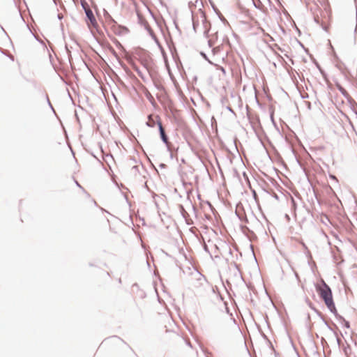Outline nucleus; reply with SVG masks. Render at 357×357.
<instances>
[{
	"label": "nucleus",
	"instance_id": "nucleus-1",
	"mask_svg": "<svg viewBox=\"0 0 357 357\" xmlns=\"http://www.w3.org/2000/svg\"><path fill=\"white\" fill-rule=\"evenodd\" d=\"M315 288L319 296L323 300L325 305H330L331 307L334 301L332 290L329 285L324 280H321L319 284H317L315 285Z\"/></svg>",
	"mask_w": 357,
	"mask_h": 357
},
{
	"label": "nucleus",
	"instance_id": "nucleus-2",
	"mask_svg": "<svg viewBox=\"0 0 357 357\" xmlns=\"http://www.w3.org/2000/svg\"><path fill=\"white\" fill-rule=\"evenodd\" d=\"M157 119V126L158 127V131L160 134V137L162 142L166 145L167 151H171L170 147H169V137L167 135L165 132V130L162 126V124L160 121V118L158 115L156 116Z\"/></svg>",
	"mask_w": 357,
	"mask_h": 357
},
{
	"label": "nucleus",
	"instance_id": "nucleus-3",
	"mask_svg": "<svg viewBox=\"0 0 357 357\" xmlns=\"http://www.w3.org/2000/svg\"><path fill=\"white\" fill-rule=\"evenodd\" d=\"M238 91H230V99L229 105H237L238 107H241L243 105L240 95L237 93Z\"/></svg>",
	"mask_w": 357,
	"mask_h": 357
},
{
	"label": "nucleus",
	"instance_id": "nucleus-4",
	"mask_svg": "<svg viewBox=\"0 0 357 357\" xmlns=\"http://www.w3.org/2000/svg\"><path fill=\"white\" fill-rule=\"evenodd\" d=\"M85 14L91 24L93 26H95L97 24V22L91 9H86L85 11Z\"/></svg>",
	"mask_w": 357,
	"mask_h": 357
},
{
	"label": "nucleus",
	"instance_id": "nucleus-5",
	"mask_svg": "<svg viewBox=\"0 0 357 357\" xmlns=\"http://www.w3.org/2000/svg\"><path fill=\"white\" fill-rule=\"evenodd\" d=\"M144 91V93H145V96L146 97V98L149 100V102H151V104L154 107H156V102L155 100V98L154 97L151 95V93H150V91Z\"/></svg>",
	"mask_w": 357,
	"mask_h": 357
},
{
	"label": "nucleus",
	"instance_id": "nucleus-6",
	"mask_svg": "<svg viewBox=\"0 0 357 357\" xmlns=\"http://www.w3.org/2000/svg\"><path fill=\"white\" fill-rule=\"evenodd\" d=\"M295 92L294 96L299 97L301 99H305L309 98V95L306 93V91H294Z\"/></svg>",
	"mask_w": 357,
	"mask_h": 357
},
{
	"label": "nucleus",
	"instance_id": "nucleus-7",
	"mask_svg": "<svg viewBox=\"0 0 357 357\" xmlns=\"http://www.w3.org/2000/svg\"><path fill=\"white\" fill-rule=\"evenodd\" d=\"M233 265L236 268V271L234 273V277L243 280V276L240 271L239 265L237 264L236 262H233Z\"/></svg>",
	"mask_w": 357,
	"mask_h": 357
},
{
	"label": "nucleus",
	"instance_id": "nucleus-8",
	"mask_svg": "<svg viewBox=\"0 0 357 357\" xmlns=\"http://www.w3.org/2000/svg\"><path fill=\"white\" fill-rule=\"evenodd\" d=\"M100 93L104 96V98L106 100V101H108L107 97L109 96V93L112 94V96L114 98V100L116 101H117L116 96L114 93V91H105V90H102V91H100Z\"/></svg>",
	"mask_w": 357,
	"mask_h": 357
},
{
	"label": "nucleus",
	"instance_id": "nucleus-9",
	"mask_svg": "<svg viewBox=\"0 0 357 357\" xmlns=\"http://www.w3.org/2000/svg\"><path fill=\"white\" fill-rule=\"evenodd\" d=\"M157 124V121H155L152 119L151 115H149L148 121L146 122V125L148 127L153 128Z\"/></svg>",
	"mask_w": 357,
	"mask_h": 357
},
{
	"label": "nucleus",
	"instance_id": "nucleus-10",
	"mask_svg": "<svg viewBox=\"0 0 357 357\" xmlns=\"http://www.w3.org/2000/svg\"><path fill=\"white\" fill-rule=\"evenodd\" d=\"M340 92L348 100L349 102L351 105L356 104V102L354 101V100L352 99V98L349 96L348 91H340Z\"/></svg>",
	"mask_w": 357,
	"mask_h": 357
},
{
	"label": "nucleus",
	"instance_id": "nucleus-11",
	"mask_svg": "<svg viewBox=\"0 0 357 357\" xmlns=\"http://www.w3.org/2000/svg\"><path fill=\"white\" fill-rule=\"evenodd\" d=\"M306 302L308 306L317 314V316H321V312L314 306L312 303L308 298L306 299Z\"/></svg>",
	"mask_w": 357,
	"mask_h": 357
},
{
	"label": "nucleus",
	"instance_id": "nucleus-12",
	"mask_svg": "<svg viewBox=\"0 0 357 357\" xmlns=\"http://www.w3.org/2000/svg\"><path fill=\"white\" fill-rule=\"evenodd\" d=\"M326 327L328 328V330H330L331 331H333L334 335L336 337V340H337V344L339 346H340V344L342 343V340L338 337V334H337V331H335L330 324L328 326H327Z\"/></svg>",
	"mask_w": 357,
	"mask_h": 357
},
{
	"label": "nucleus",
	"instance_id": "nucleus-13",
	"mask_svg": "<svg viewBox=\"0 0 357 357\" xmlns=\"http://www.w3.org/2000/svg\"><path fill=\"white\" fill-rule=\"evenodd\" d=\"M327 307V308L328 309V310L333 313L334 314L335 317L337 316V314H338L339 313L337 312V309H336V307H335V303L333 302V305L331 307L330 305H326Z\"/></svg>",
	"mask_w": 357,
	"mask_h": 357
},
{
	"label": "nucleus",
	"instance_id": "nucleus-14",
	"mask_svg": "<svg viewBox=\"0 0 357 357\" xmlns=\"http://www.w3.org/2000/svg\"><path fill=\"white\" fill-rule=\"evenodd\" d=\"M178 208H179V211L182 215V217L184 218L185 217H188L189 216V214L188 213V212L185 211L184 206L182 205V204H179L178 205Z\"/></svg>",
	"mask_w": 357,
	"mask_h": 357
},
{
	"label": "nucleus",
	"instance_id": "nucleus-15",
	"mask_svg": "<svg viewBox=\"0 0 357 357\" xmlns=\"http://www.w3.org/2000/svg\"><path fill=\"white\" fill-rule=\"evenodd\" d=\"M236 215H237V217L238 218V219L241 221L245 222H248V218L245 214H241L239 212L236 211Z\"/></svg>",
	"mask_w": 357,
	"mask_h": 357
},
{
	"label": "nucleus",
	"instance_id": "nucleus-16",
	"mask_svg": "<svg viewBox=\"0 0 357 357\" xmlns=\"http://www.w3.org/2000/svg\"><path fill=\"white\" fill-rule=\"evenodd\" d=\"M220 102L222 106H225L226 103H228L229 105V100L227 96L221 95Z\"/></svg>",
	"mask_w": 357,
	"mask_h": 357
},
{
	"label": "nucleus",
	"instance_id": "nucleus-17",
	"mask_svg": "<svg viewBox=\"0 0 357 357\" xmlns=\"http://www.w3.org/2000/svg\"><path fill=\"white\" fill-rule=\"evenodd\" d=\"M80 4H81L83 10H84V12L86 11V9H91L88 3L86 1V0H80Z\"/></svg>",
	"mask_w": 357,
	"mask_h": 357
},
{
	"label": "nucleus",
	"instance_id": "nucleus-18",
	"mask_svg": "<svg viewBox=\"0 0 357 357\" xmlns=\"http://www.w3.org/2000/svg\"><path fill=\"white\" fill-rule=\"evenodd\" d=\"M264 94L265 95L266 98L268 99V100L269 102H272L273 101V98L271 96V95L270 94V91H262Z\"/></svg>",
	"mask_w": 357,
	"mask_h": 357
},
{
	"label": "nucleus",
	"instance_id": "nucleus-19",
	"mask_svg": "<svg viewBox=\"0 0 357 357\" xmlns=\"http://www.w3.org/2000/svg\"><path fill=\"white\" fill-rule=\"evenodd\" d=\"M185 219V223L188 225H192L194 224L192 220L190 218V215L188 217H185L184 218Z\"/></svg>",
	"mask_w": 357,
	"mask_h": 357
},
{
	"label": "nucleus",
	"instance_id": "nucleus-20",
	"mask_svg": "<svg viewBox=\"0 0 357 357\" xmlns=\"http://www.w3.org/2000/svg\"><path fill=\"white\" fill-rule=\"evenodd\" d=\"M73 93L75 96H77L78 99H79V102H80V98H83V97L82 96L80 92L81 91H76V90H74L73 91Z\"/></svg>",
	"mask_w": 357,
	"mask_h": 357
},
{
	"label": "nucleus",
	"instance_id": "nucleus-21",
	"mask_svg": "<svg viewBox=\"0 0 357 357\" xmlns=\"http://www.w3.org/2000/svg\"><path fill=\"white\" fill-rule=\"evenodd\" d=\"M342 324L343 325L344 327H345L346 328H350V323L349 321L344 319V321H342Z\"/></svg>",
	"mask_w": 357,
	"mask_h": 357
},
{
	"label": "nucleus",
	"instance_id": "nucleus-22",
	"mask_svg": "<svg viewBox=\"0 0 357 357\" xmlns=\"http://www.w3.org/2000/svg\"><path fill=\"white\" fill-rule=\"evenodd\" d=\"M45 98H46V100H47V103H48V105L50 106V107L51 108V109L53 111V112H54V113H55V110H54V107H52V104H51V102H50V99H49V97H48V96H47V94H45Z\"/></svg>",
	"mask_w": 357,
	"mask_h": 357
},
{
	"label": "nucleus",
	"instance_id": "nucleus-23",
	"mask_svg": "<svg viewBox=\"0 0 357 357\" xmlns=\"http://www.w3.org/2000/svg\"><path fill=\"white\" fill-rule=\"evenodd\" d=\"M66 92H67V93H68V95L69 98H70V100H72L73 104V105H75V100H74V98H73V97L72 93H70V90H68V91H66Z\"/></svg>",
	"mask_w": 357,
	"mask_h": 357
},
{
	"label": "nucleus",
	"instance_id": "nucleus-24",
	"mask_svg": "<svg viewBox=\"0 0 357 357\" xmlns=\"http://www.w3.org/2000/svg\"><path fill=\"white\" fill-rule=\"evenodd\" d=\"M241 229L243 231V232H245V231H249L252 233V231L245 225H241Z\"/></svg>",
	"mask_w": 357,
	"mask_h": 357
},
{
	"label": "nucleus",
	"instance_id": "nucleus-25",
	"mask_svg": "<svg viewBox=\"0 0 357 357\" xmlns=\"http://www.w3.org/2000/svg\"><path fill=\"white\" fill-rule=\"evenodd\" d=\"M335 318L337 319V321H339L340 322H342V321H344L345 319L342 316L340 315V314H337V316L335 317Z\"/></svg>",
	"mask_w": 357,
	"mask_h": 357
},
{
	"label": "nucleus",
	"instance_id": "nucleus-26",
	"mask_svg": "<svg viewBox=\"0 0 357 357\" xmlns=\"http://www.w3.org/2000/svg\"><path fill=\"white\" fill-rule=\"evenodd\" d=\"M320 317V319L323 321V322L324 323V324L327 326L329 325L328 322L326 320V319L324 318V315L322 314V313L321 314V316H319Z\"/></svg>",
	"mask_w": 357,
	"mask_h": 357
},
{
	"label": "nucleus",
	"instance_id": "nucleus-27",
	"mask_svg": "<svg viewBox=\"0 0 357 357\" xmlns=\"http://www.w3.org/2000/svg\"><path fill=\"white\" fill-rule=\"evenodd\" d=\"M254 91H255V96L256 102H257V103L259 105H260L259 101L258 98H257L258 93H259V92L260 91L255 90Z\"/></svg>",
	"mask_w": 357,
	"mask_h": 357
},
{
	"label": "nucleus",
	"instance_id": "nucleus-28",
	"mask_svg": "<svg viewBox=\"0 0 357 357\" xmlns=\"http://www.w3.org/2000/svg\"><path fill=\"white\" fill-rule=\"evenodd\" d=\"M109 338H111V339H116V340L122 341L123 342L125 343V342L121 338H120L119 336H117V335L111 336Z\"/></svg>",
	"mask_w": 357,
	"mask_h": 357
},
{
	"label": "nucleus",
	"instance_id": "nucleus-29",
	"mask_svg": "<svg viewBox=\"0 0 357 357\" xmlns=\"http://www.w3.org/2000/svg\"><path fill=\"white\" fill-rule=\"evenodd\" d=\"M74 181H75V183L77 187H79V188H81L83 191L85 192L84 189L82 187V185L79 183V182L77 180H75V179H74Z\"/></svg>",
	"mask_w": 357,
	"mask_h": 357
},
{
	"label": "nucleus",
	"instance_id": "nucleus-30",
	"mask_svg": "<svg viewBox=\"0 0 357 357\" xmlns=\"http://www.w3.org/2000/svg\"><path fill=\"white\" fill-rule=\"evenodd\" d=\"M252 1H253V4H254L255 7L257 8H259V4H261V2L259 0H258L259 3H256L255 1V0H252Z\"/></svg>",
	"mask_w": 357,
	"mask_h": 357
},
{
	"label": "nucleus",
	"instance_id": "nucleus-31",
	"mask_svg": "<svg viewBox=\"0 0 357 357\" xmlns=\"http://www.w3.org/2000/svg\"><path fill=\"white\" fill-rule=\"evenodd\" d=\"M188 199L190 201V204H192L191 201L190 200L189 197H188ZM191 205H192V210H193L195 214L196 215V213H197V208H196V207L194 205H192V204H191Z\"/></svg>",
	"mask_w": 357,
	"mask_h": 357
},
{
	"label": "nucleus",
	"instance_id": "nucleus-32",
	"mask_svg": "<svg viewBox=\"0 0 357 357\" xmlns=\"http://www.w3.org/2000/svg\"><path fill=\"white\" fill-rule=\"evenodd\" d=\"M252 196L255 201L257 200V195L255 190H252Z\"/></svg>",
	"mask_w": 357,
	"mask_h": 357
},
{
	"label": "nucleus",
	"instance_id": "nucleus-33",
	"mask_svg": "<svg viewBox=\"0 0 357 357\" xmlns=\"http://www.w3.org/2000/svg\"><path fill=\"white\" fill-rule=\"evenodd\" d=\"M305 105H307V108H308L309 109H311V102H309V101H305Z\"/></svg>",
	"mask_w": 357,
	"mask_h": 357
},
{
	"label": "nucleus",
	"instance_id": "nucleus-34",
	"mask_svg": "<svg viewBox=\"0 0 357 357\" xmlns=\"http://www.w3.org/2000/svg\"><path fill=\"white\" fill-rule=\"evenodd\" d=\"M226 109L231 112V113H234V110L231 109L229 105L226 106Z\"/></svg>",
	"mask_w": 357,
	"mask_h": 357
},
{
	"label": "nucleus",
	"instance_id": "nucleus-35",
	"mask_svg": "<svg viewBox=\"0 0 357 357\" xmlns=\"http://www.w3.org/2000/svg\"><path fill=\"white\" fill-rule=\"evenodd\" d=\"M149 31L150 34L152 36V37L154 38L155 39H156L155 34L153 33V31L151 29H149Z\"/></svg>",
	"mask_w": 357,
	"mask_h": 357
},
{
	"label": "nucleus",
	"instance_id": "nucleus-36",
	"mask_svg": "<svg viewBox=\"0 0 357 357\" xmlns=\"http://www.w3.org/2000/svg\"><path fill=\"white\" fill-rule=\"evenodd\" d=\"M159 167L161 168V169H164V168H166L167 167V165L164 163H160L159 165Z\"/></svg>",
	"mask_w": 357,
	"mask_h": 357
},
{
	"label": "nucleus",
	"instance_id": "nucleus-37",
	"mask_svg": "<svg viewBox=\"0 0 357 357\" xmlns=\"http://www.w3.org/2000/svg\"><path fill=\"white\" fill-rule=\"evenodd\" d=\"M271 121H272L273 123L274 124V126H275V121H274V119H273V113L271 114Z\"/></svg>",
	"mask_w": 357,
	"mask_h": 357
},
{
	"label": "nucleus",
	"instance_id": "nucleus-38",
	"mask_svg": "<svg viewBox=\"0 0 357 357\" xmlns=\"http://www.w3.org/2000/svg\"><path fill=\"white\" fill-rule=\"evenodd\" d=\"M294 274H295V277L296 278V279L299 281L300 280V278H299V275H298V273L294 271Z\"/></svg>",
	"mask_w": 357,
	"mask_h": 357
},
{
	"label": "nucleus",
	"instance_id": "nucleus-39",
	"mask_svg": "<svg viewBox=\"0 0 357 357\" xmlns=\"http://www.w3.org/2000/svg\"><path fill=\"white\" fill-rule=\"evenodd\" d=\"M193 29H194V30L196 31V29H197V23H196L195 21H193Z\"/></svg>",
	"mask_w": 357,
	"mask_h": 357
},
{
	"label": "nucleus",
	"instance_id": "nucleus-40",
	"mask_svg": "<svg viewBox=\"0 0 357 357\" xmlns=\"http://www.w3.org/2000/svg\"><path fill=\"white\" fill-rule=\"evenodd\" d=\"M330 178H332V179H333V180H336V181H337V178H336V176H334V175L330 174Z\"/></svg>",
	"mask_w": 357,
	"mask_h": 357
},
{
	"label": "nucleus",
	"instance_id": "nucleus-41",
	"mask_svg": "<svg viewBox=\"0 0 357 357\" xmlns=\"http://www.w3.org/2000/svg\"><path fill=\"white\" fill-rule=\"evenodd\" d=\"M204 249L206 252H209L208 248L206 245L204 247Z\"/></svg>",
	"mask_w": 357,
	"mask_h": 357
},
{
	"label": "nucleus",
	"instance_id": "nucleus-42",
	"mask_svg": "<svg viewBox=\"0 0 357 357\" xmlns=\"http://www.w3.org/2000/svg\"><path fill=\"white\" fill-rule=\"evenodd\" d=\"M349 349V347L344 348V352L345 354H347V349Z\"/></svg>",
	"mask_w": 357,
	"mask_h": 357
},
{
	"label": "nucleus",
	"instance_id": "nucleus-43",
	"mask_svg": "<svg viewBox=\"0 0 357 357\" xmlns=\"http://www.w3.org/2000/svg\"><path fill=\"white\" fill-rule=\"evenodd\" d=\"M321 343H322V344H324V342H325V343H326V340L324 339V337H321Z\"/></svg>",
	"mask_w": 357,
	"mask_h": 357
},
{
	"label": "nucleus",
	"instance_id": "nucleus-44",
	"mask_svg": "<svg viewBox=\"0 0 357 357\" xmlns=\"http://www.w3.org/2000/svg\"><path fill=\"white\" fill-rule=\"evenodd\" d=\"M291 203H292L293 206H296V202L294 199H291Z\"/></svg>",
	"mask_w": 357,
	"mask_h": 357
},
{
	"label": "nucleus",
	"instance_id": "nucleus-45",
	"mask_svg": "<svg viewBox=\"0 0 357 357\" xmlns=\"http://www.w3.org/2000/svg\"><path fill=\"white\" fill-rule=\"evenodd\" d=\"M135 70H136V71L137 72L138 75L141 76V75H142V73H141V72L139 71V70L138 68H136Z\"/></svg>",
	"mask_w": 357,
	"mask_h": 357
},
{
	"label": "nucleus",
	"instance_id": "nucleus-46",
	"mask_svg": "<svg viewBox=\"0 0 357 357\" xmlns=\"http://www.w3.org/2000/svg\"><path fill=\"white\" fill-rule=\"evenodd\" d=\"M183 91L178 90L177 93L178 96H181Z\"/></svg>",
	"mask_w": 357,
	"mask_h": 357
},
{
	"label": "nucleus",
	"instance_id": "nucleus-47",
	"mask_svg": "<svg viewBox=\"0 0 357 357\" xmlns=\"http://www.w3.org/2000/svg\"><path fill=\"white\" fill-rule=\"evenodd\" d=\"M310 314H307V321H310Z\"/></svg>",
	"mask_w": 357,
	"mask_h": 357
},
{
	"label": "nucleus",
	"instance_id": "nucleus-48",
	"mask_svg": "<svg viewBox=\"0 0 357 357\" xmlns=\"http://www.w3.org/2000/svg\"><path fill=\"white\" fill-rule=\"evenodd\" d=\"M157 98L159 100L160 102H162L161 97L159 96L158 94H157Z\"/></svg>",
	"mask_w": 357,
	"mask_h": 357
},
{
	"label": "nucleus",
	"instance_id": "nucleus-49",
	"mask_svg": "<svg viewBox=\"0 0 357 357\" xmlns=\"http://www.w3.org/2000/svg\"><path fill=\"white\" fill-rule=\"evenodd\" d=\"M206 203H207V204H208L211 208H212V207H213V206H212V205H211V204L208 201H207V202H206Z\"/></svg>",
	"mask_w": 357,
	"mask_h": 357
},
{
	"label": "nucleus",
	"instance_id": "nucleus-50",
	"mask_svg": "<svg viewBox=\"0 0 357 357\" xmlns=\"http://www.w3.org/2000/svg\"><path fill=\"white\" fill-rule=\"evenodd\" d=\"M283 92H284V93L286 96H289V95H288V93H287V91H286V90H284V91H283Z\"/></svg>",
	"mask_w": 357,
	"mask_h": 357
},
{
	"label": "nucleus",
	"instance_id": "nucleus-51",
	"mask_svg": "<svg viewBox=\"0 0 357 357\" xmlns=\"http://www.w3.org/2000/svg\"><path fill=\"white\" fill-rule=\"evenodd\" d=\"M322 28L325 30V31H327V27L326 26H323L322 25Z\"/></svg>",
	"mask_w": 357,
	"mask_h": 357
},
{
	"label": "nucleus",
	"instance_id": "nucleus-52",
	"mask_svg": "<svg viewBox=\"0 0 357 357\" xmlns=\"http://www.w3.org/2000/svg\"><path fill=\"white\" fill-rule=\"evenodd\" d=\"M314 20H315V22H316L317 24H319V20H318V19H317V17H315V18H314Z\"/></svg>",
	"mask_w": 357,
	"mask_h": 357
},
{
	"label": "nucleus",
	"instance_id": "nucleus-53",
	"mask_svg": "<svg viewBox=\"0 0 357 357\" xmlns=\"http://www.w3.org/2000/svg\"><path fill=\"white\" fill-rule=\"evenodd\" d=\"M195 91L196 93H197L199 95H200V96H201V94H200V91H199V90Z\"/></svg>",
	"mask_w": 357,
	"mask_h": 357
},
{
	"label": "nucleus",
	"instance_id": "nucleus-54",
	"mask_svg": "<svg viewBox=\"0 0 357 357\" xmlns=\"http://www.w3.org/2000/svg\"><path fill=\"white\" fill-rule=\"evenodd\" d=\"M243 176H244V177H247V174H246V173H245V172H243Z\"/></svg>",
	"mask_w": 357,
	"mask_h": 357
},
{
	"label": "nucleus",
	"instance_id": "nucleus-55",
	"mask_svg": "<svg viewBox=\"0 0 357 357\" xmlns=\"http://www.w3.org/2000/svg\"><path fill=\"white\" fill-rule=\"evenodd\" d=\"M75 116H76V118H77V121H79V117H78V116H77V113H75Z\"/></svg>",
	"mask_w": 357,
	"mask_h": 357
},
{
	"label": "nucleus",
	"instance_id": "nucleus-56",
	"mask_svg": "<svg viewBox=\"0 0 357 357\" xmlns=\"http://www.w3.org/2000/svg\"><path fill=\"white\" fill-rule=\"evenodd\" d=\"M99 146H100V148L101 151H102V145H101L100 143H99Z\"/></svg>",
	"mask_w": 357,
	"mask_h": 357
},
{
	"label": "nucleus",
	"instance_id": "nucleus-57",
	"mask_svg": "<svg viewBox=\"0 0 357 357\" xmlns=\"http://www.w3.org/2000/svg\"><path fill=\"white\" fill-rule=\"evenodd\" d=\"M274 197H275V199H278V195H275Z\"/></svg>",
	"mask_w": 357,
	"mask_h": 357
},
{
	"label": "nucleus",
	"instance_id": "nucleus-58",
	"mask_svg": "<svg viewBox=\"0 0 357 357\" xmlns=\"http://www.w3.org/2000/svg\"><path fill=\"white\" fill-rule=\"evenodd\" d=\"M333 325L336 328H337V325H336L335 324H334V323H333Z\"/></svg>",
	"mask_w": 357,
	"mask_h": 357
},
{
	"label": "nucleus",
	"instance_id": "nucleus-59",
	"mask_svg": "<svg viewBox=\"0 0 357 357\" xmlns=\"http://www.w3.org/2000/svg\"><path fill=\"white\" fill-rule=\"evenodd\" d=\"M187 344H188V346H190V347H192V345H191V344H190V343L188 342V343H187Z\"/></svg>",
	"mask_w": 357,
	"mask_h": 357
},
{
	"label": "nucleus",
	"instance_id": "nucleus-60",
	"mask_svg": "<svg viewBox=\"0 0 357 357\" xmlns=\"http://www.w3.org/2000/svg\"><path fill=\"white\" fill-rule=\"evenodd\" d=\"M109 18L111 19V20H112V22H114V20H113V19L112 18V17H111V16H109Z\"/></svg>",
	"mask_w": 357,
	"mask_h": 357
},
{
	"label": "nucleus",
	"instance_id": "nucleus-61",
	"mask_svg": "<svg viewBox=\"0 0 357 357\" xmlns=\"http://www.w3.org/2000/svg\"><path fill=\"white\" fill-rule=\"evenodd\" d=\"M338 89L342 90V89H344L342 87L340 86Z\"/></svg>",
	"mask_w": 357,
	"mask_h": 357
},
{
	"label": "nucleus",
	"instance_id": "nucleus-62",
	"mask_svg": "<svg viewBox=\"0 0 357 357\" xmlns=\"http://www.w3.org/2000/svg\"><path fill=\"white\" fill-rule=\"evenodd\" d=\"M163 91L165 93V96H167V91H166V90H164Z\"/></svg>",
	"mask_w": 357,
	"mask_h": 357
},
{
	"label": "nucleus",
	"instance_id": "nucleus-63",
	"mask_svg": "<svg viewBox=\"0 0 357 357\" xmlns=\"http://www.w3.org/2000/svg\"><path fill=\"white\" fill-rule=\"evenodd\" d=\"M88 91L89 93H92V92H93V91H91V90H89V91Z\"/></svg>",
	"mask_w": 357,
	"mask_h": 357
},
{
	"label": "nucleus",
	"instance_id": "nucleus-64",
	"mask_svg": "<svg viewBox=\"0 0 357 357\" xmlns=\"http://www.w3.org/2000/svg\"><path fill=\"white\" fill-rule=\"evenodd\" d=\"M58 17H59V19H61V15H58Z\"/></svg>",
	"mask_w": 357,
	"mask_h": 357
}]
</instances>
